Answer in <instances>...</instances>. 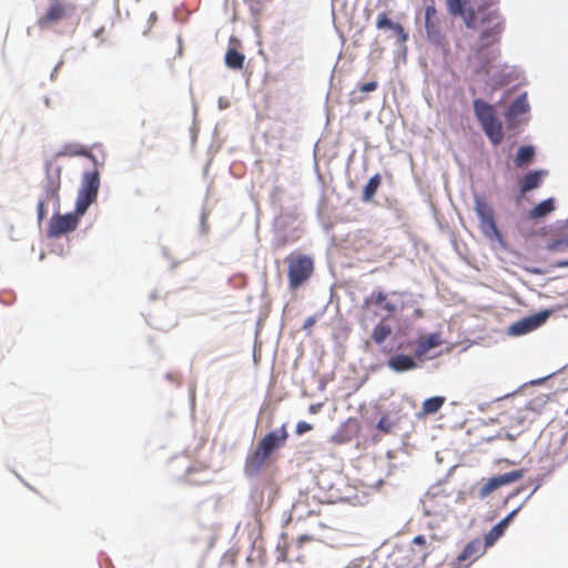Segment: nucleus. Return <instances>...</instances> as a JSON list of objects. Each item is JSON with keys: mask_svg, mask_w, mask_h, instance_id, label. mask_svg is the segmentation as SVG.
<instances>
[{"mask_svg": "<svg viewBox=\"0 0 568 568\" xmlns=\"http://www.w3.org/2000/svg\"><path fill=\"white\" fill-rule=\"evenodd\" d=\"M407 293L393 291H374L363 301V311L373 318L388 321L397 316L406 307Z\"/></svg>", "mask_w": 568, "mask_h": 568, "instance_id": "obj_1", "label": "nucleus"}, {"mask_svg": "<svg viewBox=\"0 0 568 568\" xmlns=\"http://www.w3.org/2000/svg\"><path fill=\"white\" fill-rule=\"evenodd\" d=\"M288 438L286 425L267 433L256 445L255 449L245 458L244 471L247 476L257 475L266 465L270 456L283 447Z\"/></svg>", "mask_w": 568, "mask_h": 568, "instance_id": "obj_2", "label": "nucleus"}, {"mask_svg": "<svg viewBox=\"0 0 568 568\" xmlns=\"http://www.w3.org/2000/svg\"><path fill=\"white\" fill-rule=\"evenodd\" d=\"M474 112L490 142L498 145L504 139V132L503 124L496 116L495 108L481 99H475Z\"/></svg>", "mask_w": 568, "mask_h": 568, "instance_id": "obj_3", "label": "nucleus"}, {"mask_svg": "<svg viewBox=\"0 0 568 568\" xmlns=\"http://www.w3.org/2000/svg\"><path fill=\"white\" fill-rule=\"evenodd\" d=\"M494 22L493 26L484 29L478 38L477 43L474 47L475 57L480 59L484 51L500 40V34L504 31V22L500 20L496 12H489L481 17L480 23Z\"/></svg>", "mask_w": 568, "mask_h": 568, "instance_id": "obj_4", "label": "nucleus"}, {"mask_svg": "<svg viewBox=\"0 0 568 568\" xmlns=\"http://www.w3.org/2000/svg\"><path fill=\"white\" fill-rule=\"evenodd\" d=\"M286 262L288 265V286L291 290H296L313 274V260L306 255L291 254L287 256Z\"/></svg>", "mask_w": 568, "mask_h": 568, "instance_id": "obj_5", "label": "nucleus"}, {"mask_svg": "<svg viewBox=\"0 0 568 568\" xmlns=\"http://www.w3.org/2000/svg\"><path fill=\"white\" fill-rule=\"evenodd\" d=\"M75 11V6L65 0H50L45 12L38 18L41 29L50 28L62 20L69 19Z\"/></svg>", "mask_w": 568, "mask_h": 568, "instance_id": "obj_6", "label": "nucleus"}, {"mask_svg": "<svg viewBox=\"0 0 568 568\" xmlns=\"http://www.w3.org/2000/svg\"><path fill=\"white\" fill-rule=\"evenodd\" d=\"M99 186L100 176L97 170L84 174L75 203L78 214L83 215L88 207L95 201Z\"/></svg>", "mask_w": 568, "mask_h": 568, "instance_id": "obj_7", "label": "nucleus"}, {"mask_svg": "<svg viewBox=\"0 0 568 568\" xmlns=\"http://www.w3.org/2000/svg\"><path fill=\"white\" fill-rule=\"evenodd\" d=\"M60 168L53 166L52 164H47V178L48 182L44 186V197L38 202L37 213L38 220L42 221L47 215V210L44 207L45 203L59 202V190H60Z\"/></svg>", "mask_w": 568, "mask_h": 568, "instance_id": "obj_8", "label": "nucleus"}, {"mask_svg": "<svg viewBox=\"0 0 568 568\" xmlns=\"http://www.w3.org/2000/svg\"><path fill=\"white\" fill-rule=\"evenodd\" d=\"M475 211L485 236L489 239H499L500 232L498 231L495 222L494 211L487 201L480 195L475 196Z\"/></svg>", "mask_w": 568, "mask_h": 568, "instance_id": "obj_9", "label": "nucleus"}, {"mask_svg": "<svg viewBox=\"0 0 568 568\" xmlns=\"http://www.w3.org/2000/svg\"><path fill=\"white\" fill-rule=\"evenodd\" d=\"M524 469H515L504 475L491 477L480 486L478 490V497L484 499L488 497L490 494H493L495 490L500 488L501 486L518 481L524 477Z\"/></svg>", "mask_w": 568, "mask_h": 568, "instance_id": "obj_10", "label": "nucleus"}, {"mask_svg": "<svg viewBox=\"0 0 568 568\" xmlns=\"http://www.w3.org/2000/svg\"><path fill=\"white\" fill-rule=\"evenodd\" d=\"M79 215L80 214L77 212L75 214L53 215L49 223L48 236L59 237L68 232L74 231L79 224Z\"/></svg>", "mask_w": 568, "mask_h": 568, "instance_id": "obj_11", "label": "nucleus"}, {"mask_svg": "<svg viewBox=\"0 0 568 568\" xmlns=\"http://www.w3.org/2000/svg\"><path fill=\"white\" fill-rule=\"evenodd\" d=\"M425 29L428 40L435 45L445 43V36L440 29V20L435 6H427L425 9Z\"/></svg>", "mask_w": 568, "mask_h": 568, "instance_id": "obj_12", "label": "nucleus"}, {"mask_svg": "<svg viewBox=\"0 0 568 568\" xmlns=\"http://www.w3.org/2000/svg\"><path fill=\"white\" fill-rule=\"evenodd\" d=\"M548 316V312H540L528 317L521 318L509 326L508 333L514 336L530 333L538 328L539 326H541L546 322Z\"/></svg>", "mask_w": 568, "mask_h": 568, "instance_id": "obj_13", "label": "nucleus"}, {"mask_svg": "<svg viewBox=\"0 0 568 568\" xmlns=\"http://www.w3.org/2000/svg\"><path fill=\"white\" fill-rule=\"evenodd\" d=\"M448 12L454 17H462L468 29H477L478 21L474 8H465V0H446Z\"/></svg>", "mask_w": 568, "mask_h": 568, "instance_id": "obj_14", "label": "nucleus"}, {"mask_svg": "<svg viewBox=\"0 0 568 568\" xmlns=\"http://www.w3.org/2000/svg\"><path fill=\"white\" fill-rule=\"evenodd\" d=\"M486 549L487 546L479 538L473 539L457 556V561L459 564H473L485 554Z\"/></svg>", "mask_w": 568, "mask_h": 568, "instance_id": "obj_15", "label": "nucleus"}, {"mask_svg": "<svg viewBox=\"0 0 568 568\" xmlns=\"http://www.w3.org/2000/svg\"><path fill=\"white\" fill-rule=\"evenodd\" d=\"M442 343L443 341L439 333L422 335L416 341L414 355L417 359H423L432 348L440 346Z\"/></svg>", "mask_w": 568, "mask_h": 568, "instance_id": "obj_16", "label": "nucleus"}, {"mask_svg": "<svg viewBox=\"0 0 568 568\" xmlns=\"http://www.w3.org/2000/svg\"><path fill=\"white\" fill-rule=\"evenodd\" d=\"M412 558L408 565L413 568L424 565L426 557L429 555V546H427L426 538L424 536H416L413 539V546L410 548Z\"/></svg>", "mask_w": 568, "mask_h": 568, "instance_id": "obj_17", "label": "nucleus"}, {"mask_svg": "<svg viewBox=\"0 0 568 568\" xmlns=\"http://www.w3.org/2000/svg\"><path fill=\"white\" fill-rule=\"evenodd\" d=\"M415 358V356L413 357L406 354H396L388 358L387 366L396 373L413 371L418 367Z\"/></svg>", "mask_w": 568, "mask_h": 568, "instance_id": "obj_18", "label": "nucleus"}, {"mask_svg": "<svg viewBox=\"0 0 568 568\" xmlns=\"http://www.w3.org/2000/svg\"><path fill=\"white\" fill-rule=\"evenodd\" d=\"M229 48L225 53V64L233 70H241L244 65L245 55L237 50L240 42L232 37L229 42Z\"/></svg>", "mask_w": 568, "mask_h": 568, "instance_id": "obj_19", "label": "nucleus"}, {"mask_svg": "<svg viewBox=\"0 0 568 568\" xmlns=\"http://www.w3.org/2000/svg\"><path fill=\"white\" fill-rule=\"evenodd\" d=\"M377 29H390L396 36L398 43L403 44L408 40V33L402 24L393 22L386 12H382L376 21Z\"/></svg>", "mask_w": 568, "mask_h": 568, "instance_id": "obj_20", "label": "nucleus"}, {"mask_svg": "<svg viewBox=\"0 0 568 568\" xmlns=\"http://www.w3.org/2000/svg\"><path fill=\"white\" fill-rule=\"evenodd\" d=\"M312 540H314L313 536H308V535L300 536L296 540V544L290 545L286 548L285 552L281 555L283 561H285L287 564H293V562L302 564L304 556L301 555L298 550L302 548V546L305 541H312Z\"/></svg>", "mask_w": 568, "mask_h": 568, "instance_id": "obj_21", "label": "nucleus"}, {"mask_svg": "<svg viewBox=\"0 0 568 568\" xmlns=\"http://www.w3.org/2000/svg\"><path fill=\"white\" fill-rule=\"evenodd\" d=\"M547 175V171H530L524 175L519 182L520 193L525 195L527 192L540 186L542 179Z\"/></svg>", "mask_w": 568, "mask_h": 568, "instance_id": "obj_22", "label": "nucleus"}, {"mask_svg": "<svg viewBox=\"0 0 568 568\" xmlns=\"http://www.w3.org/2000/svg\"><path fill=\"white\" fill-rule=\"evenodd\" d=\"M516 510L511 511L504 519H501L497 525H495L486 535L484 544L489 547L493 546L505 532L508 528L510 520L515 516Z\"/></svg>", "mask_w": 568, "mask_h": 568, "instance_id": "obj_23", "label": "nucleus"}, {"mask_svg": "<svg viewBox=\"0 0 568 568\" xmlns=\"http://www.w3.org/2000/svg\"><path fill=\"white\" fill-rule=\"evenodd\" d=\"M529 109L530 106L527 101V93H523L509 106L508 111L506 112V119L508 122L515 121L519 115L527 113Z\"/></svg>", "mask_w": 568, "mask_h": 568, "instance_id": "obj_24", "label": "nucleus"}, {"mask_svg": "<svg viewBox=\"0 0 568 568\" xmlns=\"http://www.w3.org/2000/svg\"><path fill=\"white\" fill-rule=\"evenodd\" d=\"M392 326L386 321L381 320L373 327L371 337L375 344L382 345L392 335Z\"/></svg>", "mask_w": 568, "mask_h": 568, "instance_id": "obj_25", "label": "nucleus"}, {"mask_svg": "<svg viewBox=\"0 0 568 568\" xmlns=\"http://www.w3.org/2000/svg\"><path fill=\"white\" fill-rule=\"evenodd\" d=\"M381 184H382V176H381V174L376 173L375 175H373L369 179L367 184L364 186L363 193H362V200L364 202L372 201V199L375 196L377 190L379 189Z\"/></svg>", "mask_w": 568, "mask_h": 568, "instance_id": "obj_26", "label": "nucleus"}, {"mask_svg": "<svg viewBox=\"0 0 568 568\" xmlns=\"http://www.w3.org/2000/svg\"><path fill=\"white\" fill-rule=\"evenodd\" d=\"M555 210V204L552 199H547L540 203H538L530 212L529 216L531 219H540Z\"/></svg>", "mask_w": 568, "mask_h": 568, "instance_id": "obj_27", "label": "nucleus"}, {"mask_svg": "<svg viewBox=\"0 0 568 568\" xmlns=\"http://www.w3.org/2000/svg\"><path fill=\"white\" fill-rule=\"evenodd\" d=\"M535 156V149L531 145L519 148L515 158V163L518 168L529 164Z\"/></svg>", "mask_w": 568, "mask_h": 568, "instance_id": "obj_28", "label": "nucleus"}, {"mask_svg": "<svg viewBox=\"0 0 568 568\" xmlns=\"http://www.w3.org/2000/svg\"><path fill=\"white\" fill-rule=\"evenodd\" d=\"M444 403L445 397L442 396L427 398L426 400H424L422 406L423 414L432 415L437 413L443 407Z\"/></svg>", "mask_w": 568, "mask_h": 568, "instance_id": "obj_29", "label": "nucleus"}, {"mask_svg": "<svg viewBox=\"0 0 568 568\" xmlns=\"http://www.w3.org/2000/svg\"><path fill=\"white\" fill-rule=\"evenodd\" d=\"M396 426L397 422L387 415H383L376 425L377 429L384 434H390Z\"/></svg>", "mask_w": 568, "mask_h": 568, "instance_id": "obj_30", "label": "nucleus"}, {"mask_svg": "<svg viewBox=\"0 0 568 568\" xmlns=\"http://www.w3.org/2000/svg\"><path fill=\"white\" fill-rule=\"evenodd\" d=\"M236 556H237V552L235 550L226 551L225 555L223 556L222 565H225V566L237 565Z\"/></svg>", "mask_w": 568, "mask_h": 568, "instance_id": "obj_31", "label": "nucleus"}, {"mask_svg": "<svg viewBox=\"0 0 568 568\" xmlns=\"http://www.w3.org/2000/svg\"><path fill=\"white\" fill-rule=\"evenodd\" d=\"M313 429V425H311L307 422L301 420L296 424V434L303 435L307 432H311Z\"/></svg>", "mask_w": 568, "mask_h": 568, "instance_id": "obj_32", "label": "nucleus"}, {"mask_svg": "<svg viewBox=\"0 0 568 568\" xmlns=\"http://www.w3.org/2000/svg\"><path fill=\"white\" fill-rule=\"evenodd\" d=\"M377 85L378 84H377L376 81H371V82L361 84L359 85V91L364 92V93L373 92V91H375L377 89Z\"/></svg>", "mask_w": 568, "mask_h": 568, "instance_id": "obj_33", "label": "nucleus"}, {"mask_svg": "<svg viewBox=\"0 0 568 568\" xmlns=\"http://www.w3.org/2000/svg\"><path fill=\"white\" fill-rule=\"evenodd\" d=\"M63 154H70V155H89V152L84 150L82 146H73L68 152H64Z\"/></svg>", "mask_w": 568, "mask_h": 568, "instance_id": "obj_34", "label": "nucleus"}, {"mask_svg": "<svg viewBox=\"0 0 568 568\" xmlns=\"http://www.w3.org/2000/svg\"><path fill=\"white\" fill-rule=\"evenodd\" d=\"M359 566H365V568H372L373 567V561L371 558H365V557H362L359 559H357L356 561H354V567H359Z\"/></svg>", "mask_w": 568, "mask_h": 568, "instance_id": "obj_35", "label": "nucleus"}, {"mask_svg": "<svg viewBox=\"0 0 568 568\" xmlns=\"http://www.w3.org/2000/svg\"><path fill=\"white\" fill-rule=\"evenodd\" d=\"M321 407H322V404H312V405L308 407V412H310L311 414H316V413H318V412H320Z\"/></svg>", "mask_w": 568, "mask_h": 568, "instance_id": "obj_36", "label": "nucleus"}, {"mask_svg": "<svg viewBox=\"0 0 568 568\" xmlns=\"http://www.w3.org/2000/svg\"><path fill=\"white\" fill-rule=\"evenodd\" d=\"M554 266L555 267H568V260L559 261Z\"/></svg>", "mask_w": 568, "mask_h": 568, "instance_id": "obj_37", "label": "nucleus"}, {"mask_svg": "<svg viewBox=\"0 0 568 568\" xmlns=\"http://www.w3.org/2000/svg\"><path fill=\"white\" fill-rule=\"evenodd\" d=\"M313 323H314V321H313V320H308V321L306 322L305 326H308V325L311 326V325H313Z\"/></svg>", "mask_w": 568, "mask_h": 568, "instance_id": "obj_38", "label": "nucleus"}, {"mask_svg": "<svg viewBox=\"0 0 568 568\" xmlns=\"http://www.w3.org/2000/svg\"><path fill=\"white\" fill-rule=\"evenodd\" d=\"M557 243L552 244V245H549V248L550 250H554L556 247Z\"/></svg>", "mask_w": 568, "mask_h": 568, "instance_id": "obj_39", "label": "nucleus"}]
</instances>
